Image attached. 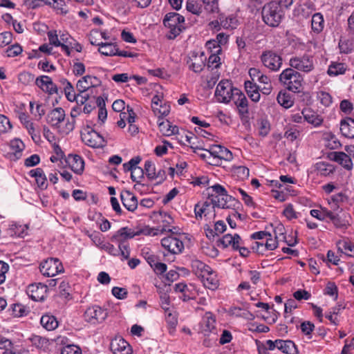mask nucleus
I'll return each mask as SVG.
<instances>
[{
	"instance_id": "052dcab7",
	"label": "nucleus",
	"mask_w": 354,
	"mask_h": 354,
	"mask_svg": "<svg viewBox=\"0 0 354 354\" xmlns=\"http://www.w3.org/2000/svg\"><path fill=\"white\" fill-rule=\"evenodd\" d=\"M12 39V34L10 32H3L0 33V48H3L10 44Z\"/></svg>"
},
{
	"instance_id": "6e6552de",
	"label": "nucleus",
	"mask_w": 354,
	"mask_h": 354,
	"mask_svg": "<svg viewBox=\"0 0 354 354\" xmlns=\"http://www.w3.org/2000/svg\"><path fill=\"white\" fill-rule=\"evenodd\" d=\"M81 138L85 145L93 148H102L106 144L104 137L88 126L84 129Z\"/></svg>"
},
{
	"instance_id": "f8f14e48",
	"label": "nucleus",
	"mask_w": 354,
	"mask_h": 354,
	"mask_svg": "<svg viewBox=\"0 0 354 354\" xmlns=\"http://www.w3.org/2000/svg\"><path fill=\"white\" fill-rule=\"evenodd\" d=\"M174 222L173 218L167 212H156V236L165 232H171Z\"/></svg>"
},
{
	"instance_id": "bf43d9fd",
	"label": "nucleus",
	"mask_w": 354,
	"mask_h": 354,
	"mask_svg": "<svg viewBox=\"0 0 354 354\" xmlns=\"http://www.w3.org/2000/svg\"><path fill=\"white\" fill-rule=\"evenodd\" d=\"M61 354H82V350L77 345L68 344L62 348Z\"/></svg>"
},
{
	"instance_id": "6ab92c4d",
	"label": "nucleus",
	"mask_w": 354,
	"mask_h": 354,
	"mask_svg": "<svg viewBox=\"0 0 354 354\" xmlns=\"http://www.w3.org/2000/svg\"><path fill=\"white\" fill-rule=\"evenodd\" d=\"M156 122L162 136H170L178 133V127L176 125H172L168 120H164L163 118L158 116Z\"/></svg>"
},
{
	"instance_id": "c03bdc74",
	"label": "nucleus",
	"mask_w": 354,
	"mask_h": 354,
	"mask_svg": "<svg viewBox=\"0 0 354 354\" xmlns=\"http://www.w3.org/2000/svg\"><path fill=\"white\" fill-rule=\"evenodd\" d=\"M91 75H86L78 80L76 88L78 92L84 93L91 88Z\"/></svg>"
},
{
	"instance_id": "f704fd0d",
	"label": "nucleus",
	"mask_w": 354,
	"mask_h": 354,
	"mask_svg": "<svg viewBox=\"0 0 354 354\" xmlns=\"http://www.w3.org/2000/svg\"><path fill=\"white\" fill-rule=\"evenodd\" d=\"M202 281L205 288L210 290H216L218 287L219 281L216 274L212 269V272L206 274L205 277H202Z\"/></svg>"
},
{
	"instance_id": "39448f33",
	"label": "nucleus",
	"mask_w": 354,
	"mask_h": 354,
	"mask_svg": "<svg viewBox=\"0 0 354 354\" xmlns=\"http://www.w3.org/2000/svg\"><path fill=\"white\" fill-rule=\"evenodd\" d=\"M163 24L169 29L166 34L168 39H174L185 29L184 17L177 12L166 14L163 19Z\"/></svg>"
},
{
	"instance_id": "b1692460",
	"label": "nucleus",
	"mask_w": 354,
	"mask_h": 354,
	"mask_svg": "<svg viewBox=\"0 0 354 354\" xmlns=\"http://www.w3.org/2000/svg\"><path fill=\"white\" fill-rule=\"evenodd\" d=\"M47 289V286L42 283L32 284L28 288L31 293L30 297L35 301L44 300L46 295Z\"/></svg>"
},
{
	"instance_id": "ddd939ff",
	"label": "nucleus",
	"mask_w": 354,
	"mask_h": 354,
	"mask_svg": "<svg viewBox=\"0 0 354 354\" xmlns=\"http://www.w3.org/2000/svg\"><path fill=\"white\" fill-rule=\"evenodd\" d=\"M161 245L171 254H180L184 250L183 241L174 236H168L162 239Z\"/></svg>"
},
{
	"instance_id": "4be33fe9",
	"label": "nucleus",
	"mask_w": 354,
	"mask_h": 354,
	"mask_svg": "<svg viewBox=\"0 0 354 354\" xmlns=\"http://www.w3.org/2000/svg\"><path fill=\"white\" fill-rule=\"evenodd\" d=\"M120 198L124 207L130 212H133L138 207V200L136 196L127 190L120 193Z\"/></svg>"
},
{
	"instance_id": "49530a36",
	"label": "nucleus",
	"mask_w": 354,
	"mask_h": 354,
	"mask_svg": "<svg viewBox=\"0 0 354 354\" xmlns=\"http://www.w3.org/2000/svg\"><path fill=\"white\" fill-rule=\"evenodd\" d=\"M233 175L238 179L243 180L249 176V169L245 166H234L232 169Z\"/></svg>"
},
{
	"instance_id": "09e8293b",
	"label": "nucleus",
	"mask_w": 354,
	"mask_h": 354,
	"mask_svg": "<svg viewBox=\"0 0 354 354\" xmlns=\"http://www.w3.org/2000/svg\"><path fill=\"white\" fill-rule=\"evenodd\" d=\"M316 169L317 172L321 176H326L329 175L330 174L333 173V167L331 165H329L328 163L324 162H319L316 163L315 165Z\"/></svg>"
},
{
	"instance_id": "1a4fd4ad",
	"label": "nucleus",
	"mask_w": 354,
	"mask_h": 354,
	"mask_svg": "<svg viewBox=\"0 0 354 354\" xmlns=\"http://www.w3.org/2000/svg\"><path fill=\"white\" fill-rule=\"evenodd\" d=\"M40 272L46 277H54L64 272L62 262L57 258H49L43 261L39 267Z\"/></svg>"
},
{
	"instance_id": "6e6d98bb",
	"label": "nucleus",
	"mask_w": 354,
	"mask_h": 354,
	"mask_svg": "<svg viewBox=\"0 0 354 354\" xmlns=\"http://www.w3.org/2000/svg\"><path fill=\"white\" fill-rule=\"evenodd\" d=\"M22 52V48L20 45L16 44L14 45H12L11 46L8 47L5 53L6 54V56L8 57H14L19 55H20Z\"/></svg>"
},
{
	"instance_id": "f3484780",
	"label": "nucleus",
	"mask_w": 354,
	"mask_h": 354,
	"mask_svg": "<svg viewBox=\"0 0 354 354\" xmlns=\"http://www.w3.org/2000/svg\"><path fill=\"white\" fill-rule=\"evenodd\" d=\"M110 348L113 354H131V348L129 343L122 337L111 340Z\"/></svg>"
},
{
	"instance_id": "393cba45",
	"label": "nucleus",
	"mask_w": 354,
	"mask_h": 354,
	"mask_svg": "<svg viewBox=\"0 0 354 354\" xmlns=\"http://www.w3.org/2000/svg\"><path fill=\"white\" fill-rule=\"evenodd\" d=\"M241 240L240 236L237 234H235L234 236L227 234L218 241L217 245H221L224 248L232 245L233 249L236 250L239 248Z\"/></svg>"
},
{
	"instance_id": "a211bd4d",
	"label": "nucleus",
	"mask_w": 354,
	"mask_h": 354,
	"mask_svg": "<svg viewBox=\"0 0 354 354\" xmlns=\"http://www.w3.org/2000/svg\"><path fill=\"white\" fill-rule=\"evenodd\" d=\"M136 236L135 230L128 227H124L118 230L111 237V241L117 242L118 245L127 244L126 241Z\"/></svg>"
},
{
	"instance_id": "680f3d73",
	"label": "nucleus",
	"mask_w": 354,
	"mask_h": 354,
	"mask_svg": "<svg viewBox=\"0 0 354 354\" xmlns=\"http://www.w3.org/2000/svg\"><path fill=\"white\" fill-rule=\"evenodd\" d=\"M51 6L62 14H66L68 12L66 0H55Z\"/></svg>"
},
{
	"instance_id": "0e129e2a",
	"label": "nucleus",
	"mask_w": 354,
	"mask_h": 354,
	"mask_svg": "<svg viewBox=\"0 0 354 354\" xmlns=\"http://www.w3.org/2000/svg\"><path fill=\"white\" fill-rule=\"evenodd\" d=\"M205 5V9L209 12H216L218 10L217 0H201Z\"/></svg>"
},
{
	"instance_id": "5701e85b",
	"label": "nucleus",
	"mask_w": 354,
	"mask_h": 354,
	"mask_svg": "<svg viewBox=\"0 0 354 354\" xmlns=\"http://www.w3.org/2000/svg\"><path fill=\"white\" fill-rule=\"evenodd\" d=\"M332 159L341 165L344 169L350 171L353 168L351 157L342 151H335L331 153Z\"/></svg>"
},
{
	"instance_id": "5fc2aeb1",
	"label": "nucleus",
	"mask_w": 354,
	"mask_h": 354,
	"mask_svg": "<svg viewBox=\"0 0 354 354\" xmlns=\"http://www.w3.org/2000/svg\"><path fill=\"white\" fill-rule=\"evenodd\" d=\"M219 53H212L209 57L207 62V66L212 68H218L221 65V58L218 56Z\"/></svg>"
},
{
	"instance_id": "de8ad7c7",
	"label": "nucleus",
	"mask_w": 354,
	"mask_h": 354,
	"mask_svg": "<svg viewBox=\"0 0 354 354\" xmlns=\"http://www.w3.org/2000/svg\"><path fill=\"white\" fill-rule=\"evenodd\" d=\"M141 254L149 265L155 270V255L153 251L148 247H144L142 249Z\"/></svg>"
},
{
	"instance_id": "37998d69",
	"label": "nucleus",
	"mask_w": 354,
	"mask_h": 354,
	"mask_svg": "<svg viewBox=\"0 0 354 354\" xmlns=\"http://www.w3.org/2000/svg\"><path fill=\"white\" fill-rule=\"evenodd\" d=\"M169 292L163 290V288L159 289L158 293L160 295V307L163 310H167L170 308H174V306L171 304L170 297L169 295Z\"/></svg>"
},
{
	"instance_id": "2f4dec72",
	"label": "nucleus",
	"mask_w": 354,
	"mask_h": 354,
	"mask_svg": "<svg viewBox=\"0 0 354 354\" xmlns=\"http://www.w3.org/2000/svg\"><path fill=\"white\" fill-rule=\"evenodd\" d=\"M278 349L286 354H298L295 344L291 340L277 339Z\"/></svg>"
},
{
	"instance_id": "2eb2a0df",
	"label": "nucleus",
	"mask_w": 354,
	"mask_h": 354,
	"mask_svg": "<svg viewBox=\"0 0 354 354\" xmlns=\"http://www.w3.org/2000/svg\"><path fill=\"white\" fill-rule=\"evenodd\" d=\"M208 158L216 160H225L230 161L233 158L232 152L227 148L221 145H213L207 150Z\"/></svg>"
},
{
	"instance_id": "774afa93",
	"label": "nucleus",
	"mask_w": 354,
	"mask_h": 354,
	"mask_svg": "<svg viewBox=\"0 0 354 354\" xmlns=\"http://www.w3.org/2000/svg\"><path fill=\"white\" fill-rule=\"evenodd\" d=\"M30 340L33 345L39 348L45 347L48 343V340L46 338L39 335H34L31 337Z\"/></svg>"
},
{
	"instance_id": "a878e982",
	"label": "nucleus",
	"mask_w": 354,
	"mask_h": 354,
	"mask_svg": "<svg viewBox=\"0 0 354 354\" xmlns=\"http://www.w3.org/2000/svg\"><path fill=\"white\" fill-rule=\"evenodd\" d=\"M29 175L35 178L36 183L41 190L46 189L48 187L47 178L41 168H36L29 171Z\"/></svg>"
},
{
	"instance_id": "7c9ffc66",
	"label": "nucleus",
	"mask_w": 354,
	"mask_h": 354,
	"mask_svg": "<svg viewBox=\"0 0 354 354\" xmlns=\"http://www.w3.org/2000/svg\"><path fill=\"white\" fill-rule=\"evenodd\" d=\"M0 350L2 351L1 354H23L14 346L10 339L2 336L0 337Z\"/></svg>"
},
{
	"instance_id": "13d9d810",
	"label": "nucleus",
	"mask_w": 354,
	"mask_h": 354,
	"mask_svg": "<svg viewBox=\"0 0 354 354\" xmlns=\"http://www.w3.org/2000/svg\"><path fill=\"white\" fill-rule=\"evenodd\" d=\"M145 171L141 167H134L131 174V178L133 181L137 183H141L142 179L144 178Z\"/></svg>"
},
{
	"instance_id": "f03ea898",
	"label": "nucleus",
	"mask_w": 354,
	"mask_h": 354,
	"mask_svg": "<svg viewBox=\"0 0 354 354\" xmlns=\"http://www.w3.org/2000/svg\"><path fill=\"white\" fill-rule=\"evenodd\" d=\"M279 80L288 91L293 93H299L303 88V75L290 67L281 72Z\"/></svg>"
},
{
	"instance_id": "58836bf2",
	"label": "nucleus",
	"mask_w": 354,
	"mask_h": 354,
	"mask_svg": "<svg viewBox=\"0 0 354 354\" xmlns=\"http://www.w3.org/2000/svg\"><path fill=\"white\" fill-rule=\"evenodd\" d=\"M71 169L77 174H81L84 169V161L82 158L78 155H75L72 158L70 163Z\"/></svg>"
},
{
	"instance_id": "3c124183",
	"label": "nucleus",
	"mask_w": 354,
	"mask_h": 354,
	"mask_svg": "<svg viewBox=\"0 0 354 354\" xmlns=\"http://www.w3.org/2000/svg\"><path fill=\"white\" fill-rule=\"evenodd\" d=\"M346 71V68L344 67V64H342V63H337V64H331L328 69V74L330 75V76H332V75H339V74H343Z\"/></svg>"
},
{
	"instance_id": "a18cd8bd",
	"label": "nucleus",
	"mask_w": 354,
	"mask_h": 354,
	"mask_svg": "<svg viewBox=\"0 0 354 354\" xmlns=\"http://www.w3.org/2000/svg\"><path fill=\"white\" fill-rule=\"evenodd\" d=\"M186 8L188 12L199 16L203 11L201 4L196 0H187Z\"/></svg>"
},
{
	"instance_id": "4c0bfd02",
	"label": "nucleus",
	"mask_w": 354,
	"mask_h": 354,
	"mask_svg": "<svg viewBox=\"0 0 354 354\" xmlns=\"http://www.w3.org/2000/svg\"><path fill=\"white\" fill-rule=\"evenodd\" d=\"M330 220L333 222L334 226L338 229L346 230L350 225L346 216H343V215L337 214H334Z\"/></svg>"
},
{
	"instance_id": "bb28decb",
	"label": "nucleus",
	"mask_w": 354,
	"mask_h": 354,
	"mask_svg": "<svg viewBox=\"0 0 354 354\" xmlns=\"http://www.w3.org/2000/svg\"><path fill=\"white\" fill-rule=\"evenodd\" d=\"M340 131L345 138H354V119L346 118L340 122Z\"/></svg>"
},
{
	"instance_id": "e433bc0d",
	"label": "nucleus",
	"mask_w": 354,
	"mask_h": 354,
	"mask_svg": "<svg viewBox=\"0 0 354 354\" xmlns=\"http://www.w3.org/2000/svg\"><path fill=\"white\" fill-rule=\"evenodd\" d=\"M324 20L323 15L319 13H315L311 19V28L313 32L319 33L323 30Z\"/></svg>"
},
{
	"instance_id": "0eeeda50",
	"label": "nucleus",
	"mask_w": 354,
	"mask_h": 354,
	"mask_svg": "<svg viewBox=\"0 0 354 354\" xmlns=\"http://www.w3.org/2000/svg\"><path fill=\"white\" fill-rule=\"evenodd\" d=\"M290 68L297 71L310 73L314 68V59L310 55L304 54L302 56H293L289 60Z\"/></svg>"
},
{
	"instance_id": "c9c22d12",
	"label": "nucleus",
	"mask_w": 354,
	"mask_h": 354,
	"mask_svg": "<svg viewBox=\"0 0 354 354\" xmlns=\"http://www.w3.org/2000/svg\"><path fill=\"white\" fill-rule=\"evenodd\" d=\"M41 326L47 330H53L58 326L57 318L49 314L44 315L40 319Z\"/></svg>"
},
{
	"instance_id": "4d7b16f0",
	"label": "nucleus",
	"mask_w": 354,
	"mask_h": 354,
	"mask_svg": "<svg viewBox=\"0 0 354 354\" xmlns=\"http://www.w3.org/2000/svg\"><path fill=\"white\" fill-rule=\"evenodd\" d=\"M26 129L28 130V133L31 136L32 139L35 143L41 140L39 131L35 128L33 123H28Z\"/></svg>"
},
{
	"instance_id": "cd10ccee",
	"label": "nucleus",
	"mask_w": 354,
	"mask_h": 354,
	"mask_svg": "<svg viewBox=\"0 0 354 354\" xmlns=\"http://www.w3.org/2000/svg\"><path fill=\"white\" fill-rule=\"evenodd\" d=\"M216 319L213 314L207 312L203 317L202 328L205 335H207L209 333L213 332L215 329Z\"/></svg>"
},
{
	"instance_id": "a19ab883",
	"label": "nucleus",
	"mask_w": 354,
	"mask_h": 354,
	"mask_svg": "<svg viewBox=\"0 0 354 354\" xmlns=\"http://www.w3.org/2000/svg\"><path fill=\"white\" fill-rule=\"evenodd\" d=\"M219 21H221L222 27L225 29H234L238 25V20L233 15H230L225 18H224V16L220 15Z\"/></svg>"
},
{
	"instance_id": "72a5a7b5",
	"label": "nucleus",
	"mask_w": 354,
	"mask_h": 354,
	"mask_svg": "<svg viewBox=\"0 0 354 354\" xmlns=\"http://www.w3.org/2000/svg\"><path fill=\"white\" fill-rule=\"evenodd\" d=\"M244 86L245 91L251 100L255 102H258L261 96L259 86L255 83L249 80L245 82Z\"/></svg>"
},
{
	"instance_id": "69168bd1",
	"label": "nucleus",
	"mask_w": 354,
	"mask_h": 354,
	"mask_svg": "<svg viewBox=\"0 0 354 354\" xmlns=\"http://www.w3.org/2000/svg\"><path fill=\"white\" fill-rule=\"evenodd\" d=\"M339 48L341 53H349L352 50V43L349 40L340 39Z\"/></svg>"
},
{
	"instance_id": "c85d7f7f",
	"label": "nucleus",
	"mask_w": 354,
	"mask_h": 354,
	"mask_svg": "<svg viewBox=\"0 0 354 354\" xmlns=\"http://www.w3.org/2000/svg\"><path fill=\"white\" fill-rule=\"evenodd\" d=\"M191 266L193 272L200 277H205L206 274L212 272V268L209 266L198 259L192 260Z\"/></svg>"
},
{
	"instance_id": "9d476101",
	"label": "nucleus",
	"mask_w": 354,
	"mask_h": 354,
	"mask_svg": "<svg viewBox=\"0 0 354 354\" xmlns=\"http://www.w3.org/2000/svg\"><path fill=\"white\" fill-rule=\"evenodd\" d=\"M236 88L227 80H222L217 85L215 91V96L218 101L222 103H228L232 99V93Z\"/></svg>"
},
{
	"instance_id": "864d4df0",
	"label": "nucleus",
	"mask_w": 354,
	"mask_h": 354,
	"mask_svg": "<svg viewBox=\"0 0 354 354\" xmlns=\"http://www.w3.org/2000/svg\"><path fill=\"white\" fill-rule=\"evenodd\" d=\"M64 93L68 101L74 102L77 100V94L75 93L73 85L69 82H67L66 85L64 87Z\"/></svg>"
},
{
	"instance_id": "79ce46f5",
	"label": "nucleus",
	"mask_w": 354,
	"mask_h": 354,
	"mask_svg": "<svg viewBox=\"0 0 354 354\" xmlns=\"http://www.w3.org/2000/svg\"><path fill=\"white\" fill-rule=\"evenodd\" d=\"M278 103L286 109H288L293 105V100L290 94L286 92H279L277 97Z\"/></svg>"
},
{
	"instance_id": "4468645a",
	"label": "nucleus",
	"mask_w": 354,
	"mask_h": 354,
	"mask_svg": "<svg viewBox=\"0 0 354 354\" xmlns=\"http://www.w3.org/2000/svg\"><path fill=\"white\" fill-rule=\"evenodd\" d=\"M231 100H233L236 104L239 113L243 118H248V103L245 95L238 88H235L232 93Z\"/></svg>"
},
{
	"instance_id": "f257e3e1",
	"label": "nucleus",
	"mask_w": 354,
	"mask_h": 354,
	"mask_svg": "<svg viewBox=\"0 0 354 354\" xmlns=\"http://www.w3.org/2000/svg\"><path fill=\"white\" fill-rule=\"evenodd\" d=\"M209 189L212 190L209 193V198L212 203V208L218 207L222 209L234 208L239 202L233 196L227 194L225 187L219 184L211 186Z\"/></svg>"
},
{
	"instance_id": "8fccbe9b",
	"label": "nucleus",
	"mask_w": 354,
	"mask_h": 354,
	"mask_svg": "<svg viewBox=\"0 0 354 354\" xmlns=\"http://www.w3.org/2000/svg\"><path fill=\"white\" fill-rule=\"evenodd\" d=\"M174 289L176 292H180L183 293V300L188 301L189 299H194V296L190 295H187V292L190 291V288L187 286V284L183 283H176L175 285Z\"/></svg>"
},
{
	"instance_id": "603ef678",
	"label": "nucleus",
	"mask_w": 354,
	"mask_h": 354,
	"mask_svg": "<svg viewBox=\"0 0 354 354\" xmlns=\"http://www.w3.org/2000/svg\"><path fill=\"white\" fill-rule=\"evenodd\" d=\"M326 139L328 141L327 146L331 149H338L341 147V143L337 138L332 133L326 135Z\"/></svg>"
},
{
	"instance_id": "7ed1b4c3",
	"label": "nucleus",
	"mask_w": 354,
	"mask_h": 354,
	"mask_svg": "<svg viewBox=\"0 0 354 354\" xmlns=\"http://www.w3.org/2000/svg\"><path fill=\"white\" fill-rule=\"evenodd\" d=\"M262 19L264 23L270 27H277L283 16L284 12L276 1L265 4L261 10Z\"/></svg>"
},
{
	"instance_id": "473e14b6",
	"label": "nucleus",
	"mask_w": 354,
	"mask_h": 354,
	"mask_svg": "<svg viewBox=\"0 0 354 354\" xmlns=\"http://www.w3.org/2000/svg\"><path fill=\"white\" fill-rule=\"evenodd\" d=\"M166 322L168 324L169 333L172 334L178 324L177 313L174 307L170 308L167 310H164Z\"/></svg>"
},
{
	"instance_id": "412c9836",
	"label": "nucleus",
	"mask_w": 354,
	"mask_h": 354,
	"mask_svg": "<svg viewBox=\"0 0 354 354\" xmlns=\"http://www.w3.org/2000/svg\"><path fill=\"white\" fill-rule=\"evenodd\" d=\"M35 84L41 90L48 92L50 94L56 93L57 92V86L53 82L51 78L46 75H42L37 77Z\"/></svg>"
},
{
	"instance_id": "dca6fc26",
	"label": "nucleus",
	"mask_w": 354,
	"mask_h": 354,
	"mask_svg": "<svg viewBox=\"0 0 354 354\" xmlns=\"http://www.w3.org/2000/svg\"><path fill=\"white\" fill-rule=\"evenodd\" d=\"M99 32L97 30H92L89 35V40L90 43L92 45L95 46H99V52L106 56H115V53H117V48L115 45H113L112 43H108V42H101L98 43L95 41H93L92 38L93 37V35H98Z\"/></svg>"
},
{
	"instance_id": "c756f323",
	"label": "nucleus",
	"mask_w": 354,
	"mask_h": 354,
	"mask_svg": "<svg viewBox=\"0 0 354 354\" xmlns=\"http://www.w3.org/2000/svg\"><path fill=\"white\" fill-rule=\"evenodd\" d=\"M301 114L304 116V120L315 127L320 125L323 122L322 118L312 109H304L302 111Z\"/></svg>"
},
{
	"instance_id": "aec40b11",
	"label": "nucleus",
	"mask_w": 354,
	"mask_h": 354,
	"mask_svg": "<svg viewBox=\"0 0 354 354\" xmlns=\"http://www.w3.org/2000/svg\"><path fill=\"white\" fill-rule=\"evenodd\" d=\"M65 111L61 107L55 108L47 115V122L52 127H58L59 124L65 119Z\"/></svg>"
},
{
	"instance_id": "ea45409f",
	"label": "nucleus",
	"mask_w": 354,
	"mask_h": 354,
	"mask_svg": "<svg viewBox=\"0 0 354 354\" xmlns=\"http://www.w3.org/2000/svg\"><path fill=\"white\" fill-rule=\"evenodd\" d=\"M189 68L195 73H200L203 71L205 63L203 59V53L199 57L196 55L194 57V59H190Z\"/></svg>"
},
{
	"instance_id": "338daca9",
	"label": "nucleus",
	"mask_w": 354,
	"mask_h": 354,
	"mask_svg": "<svg viewBox=\"0 0 354 354\" xmlns=\"http://www.w3.org/2000/svg\"><path fill=\"white\" fill-rule=\"evenodd\" d=\"M301 332L306 335H310L315 328V325L310 321H304L300 326Z\"/></svg>"
},
{
	"instance_id": "e2e57ef3",
	"label": "nucleus",
	"mask_w": 354,
	"mask_h": 354,
	"mask_svg": "<svg viewBox=\"0 0 354 354\" xmlns=\"http://www.w3.org/2000/svg\"><path fill=\"white\" fill-rule=\"evenodd\" d=\"M338 244L341 245L342 249L348 252L345 253L346 255L354 257V245L353 243L348 241H339Z\"/></svg>"
},
{
	"instance_id": "423d86ee",
	"label": "nucleus",
	"mask_w": 354,
	"mask_h": 354,
	"mask_svg": "<svg viewBox=\"0 0 354 354\" xmlns=\"http://www.w3.org/2000/svg\"><path fill=\"white\" fill-rule=\"evenodd\" d=\"M260 60L266 68L273 72L279 71L283 64L282 57L272 50L263 51Z\"/></svg>"
},
{
	"instance_id": "20e7f679",
	"label": "nucleus",
	"mask_w": 354,
	"mask_h": 354,
	"mask_svg": "<svg viewBox=\"0 0 354 354\" xmlns=\"http://www.w3.org/2000/svg\"><path fill=\"white\" fill-rule=\"evenodd\" d=\"M167 266L165 263L156 262V288L158 289L163 288L164 291H171V284L176 281L179 277V274L174 270H171L166 272Z\"/></svg>"
},
{
	"instance_id": "9b49d317",
	"label": "nucleus",
	"mask_w": 354,
	"mask_h": 354,
	"mask_svg": "<svg viewBox=\"0 0 354 354\" xmlns=\"http://www.w3.org/2000/svg\"><path fill=\"white\" fill-rule=\"evenodd\" d=\"M84 319L86 322L92 324H96L104 322L108 317V312L102 307L94 305L88 307L84 314Z\"/></svg>"
}]
</instances>
